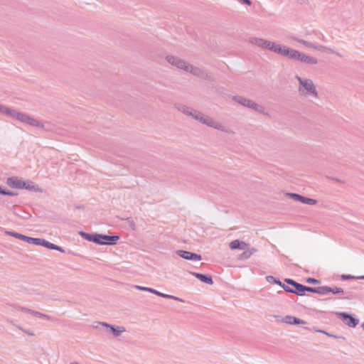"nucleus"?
<instances>
[{"label":"nucleus","instance_id":"09e8293b","mask_svg":"<svg viewBox=\"0 0 364 364\" xmlns=\"http://www.w3.org/2000/svg\"><path fill=\"white\" fill-rule=\"evenodd\" d=\"M31 117H30L29 115L27 117L26 119L25 120V122L23 123L25 124H28V121L30 120Z\"/></svg>","mask_w":364,"mask_h":364},{"label":"nucleus","instance_id":"8fccbe9b","mask_svg":"<svg viewBox=\"0 0 364 364\" xmlns=\"http://www.w3.org/2000/svg\"><path fill=\"white\" fill-rule=\"evenodd\" d=\"M242 2L247 4L248 6H251L252 3V1H242Z\"/></svg>","mask_w":364,"mask_h":364},{"label":"nucleus","instance_id":"9b49d317","mask_svg":"<svg viewBox=\"0 0 364 364\" xmlns=\"http://www.w3.org/2000/svg\"><path fill=\"white\" fill-rule=\"evenodd\" d=\"M289 195L292 199L299 201L303 204H308V205H314L317 203L316 200L310 198H307V197H304V196H301L297 193H289Z\"/></svg>","mask_w":364,"mask_h":364},{"label":"nucleus","instance_id":"37998d69","mask_svg":"<svg viewBox=\"0 0 364 364\" xmlns=\"http://www.w3.org/2000/svg\"><path fill=\"white\" fill-rule=\"evenodd\" d=\"M9 107L0 105V113L6 114Z\"/></svg>","mask_w":364,"mask_h":364},{"label":"nucleus","instance_id":"f03ea898","mask_svg":"<svg viewBox=\"0 0 364 364\" xmlns=\"http://www.w3.org/2000/svg\"><path fill=\"white\" fill-rule=\"evenodd\" d=\"M80 235L85 240L99 245H113L119 239L118 235H106L102 234H90L81 232Z\"/></svg>","mask_w":364,"mask_h":364},{"label":"nucleus","instance_id":"f8f14e48","mask_svg":"<svg viewBox=\"0 0 364 364\" xmlns=\"http://www.w3.org/2000/svg\"><path fill=\"white\" fill-rule=\"evenodd\" d=\"M100 324L105 326L114 335V337L119 336L122 333L126 331L124 326H113L105 322H100Z\"/></svg>","mask_w":364,"mask_h":364},{"label":"nucleus","instance_id":"a19ab883","mask_svg":"<svg viewBox=\"0 0 364 364\" xmlns=\"http://www.w3.org/2000/svg\"><path fill=\"white\" fill-rule=\"evenodd\" d=\"M284 282H285L287 284H289V285H291V286H292V287H294V286H295V284H297V282H296V281H294V280H293V279H284Z\"/></svg>","mask_w":364,"mask_h":364},{"label":"nucleus","instance_id":"4468645a","mask_svg":"<svg viewBox=\"0 0 364 364\" xmlns=\"http://www.w3.org/2000/svg\"><path fill=\"white\" fill-rule=\"evenodd\" d=\"M7 184L12 188L23 189V186L25 185V181L18 178L16 176H13L8 178Z\"/></svg>","mask_w":364,"mask_h":364},{"label":"nucleus","instance_id":"a211bd4d","mask_svg":"<svg viewBox=\"0 0 364 364\" xmlns=\"http://www.w3.org/2000/svg\"><path fill=\"white\" fill-rule=\"evenodd\" d=\"M186 72H188L192 75L201 78H206L208 77L207 73L204 72L202 69L198 67H194L191 65H190V68H188V70H186Z\"/></svg>","mask_w":364,"mask_h":364},{"label":"nucleus","instance_id":"dca6fc26","mask_svg":"<svg viewBox=\"0 0 364 364\" xmlns=\"http://www.w3.org/2000/svg\"><path fill=\"white\" fill-rule=\"evenodd\" d=\"M6 115H9L13 118H15L23 123L25 122L27 117L28 116V114H26L25 113L18 112L16 111L15 109H10V108L8 109Z\"/></svg>","mask_w":364,"mask_h":364},{"label":"nucleus","instance_id":"79ce46f5","mask_svg":"<svg viewBox=\"0 0 364 364\" xmlns=\"http://www.w3.org/2000/svg\"><path fill=\"white\" fill-rule=\"evenodd\" d=\"M17 328L29 336H34V333L29 330L23 329L22 327L18 326H17Z\"/></svg>","mask_w":364,"mask_h":364},{"label":"nucleus","instance_id":"f704fd0d","mask_svg":"<svg viewBox=\"0 0 364 364\" xmlns=\"http://www.w3.org/2000/svg\"><path fill=\"white\" fill-rule=\"evenodd\" d=\"M200 114H201V112H200L197 110H195V109H193L192 112H190V116H191L193 119H195L196 120H198V118Z\"/></svg>","mask_w":364,"mask_h":364},{"label":"nucleus","instance_id":"7ed1b4c3","mask_svg":"<svg viewBox=\"0 0 364 364\" xmlns=\"http://www.w3.org/2000/svg\"><path fill=\"white\" fill-rule=\"evenodd\" d=\"M233 100L235 102H236L237 103H238L245 107H248L251 109H253L257 112H259V113L264 112V108L263 107V106H262L259 104H257L254 101L247 99L242 96H239V95L234 96Z\"/></svg>","mask_w":364,"mask_h":364},{"label":"nucleus","instance_id":"f257e3e1","mask_svg":"<svg viewBox=\"0 0 364 364\" xmlns=\"http://www.w3.org/2000/svg\"><path fill=\"white\" fill-rule=\"evenodd\" d=\"M295 78L299 82L298 92L301 95L305 97L311 96L315 98L318 97L316 86L311 79L303 78L299 75H296Z\"/></svg>","mask_w":364,"mask_h":364},{"label":"nucleus","instance_id":"58836bf2","mask_svg":"<svg viewBox=\"0 0 364 364\" xmlns=\"http://www.w3.org/2000/svg\"><path fill=\"white\" fill-rule=\"evenodd\" d=\"M306 282L313 284H318L320 283V281L316 279L309 277L306 279Z\"/></svg>","mask_w":364,"mask_h":364},{"label":"nucleus","instance_id":"cd10ccee","mask_svg":"<svg viewBox=\"0 0 364 364\" xmlns=\"http://www.w3.org/2000/svg\"><path fill=\"white\" fill-rule=\"evenodd\" d=\"M266 280L269 283H274L279 285L282 287V285H286L285 284H283L280 280L277 279L273 276H267Z\"/></svg>","mask_w":364,"mask_h":364},{"label":"nucleus","instance_id":"e433bc0d","mask_svg":"<svg viewBox=\"0 0 364 364\" xmlns=\"http://www.w3.org/2000/svg\"><path fill=\"white\" fill-rule=\"evenodd\" d=\"M180 110L183 112L184 114L190 116V112H192L193 109L188 107H182Z\"/></svg>","mask_w":364,"mask_h":364},{"label":"nucleus","instance_id":"603ef678","mask_svg":"<svg viewBox=\"0 0 364 364\" xmlns=\"http://www.w3.org/2000/svg\"><path fill=\"white\" fill-rule=\"evenodd\" d=\"M362 327L364 329V323L362 324Z\"/></svg>","mask_w":364,"mask_h":364},{"label":"nucleus","instance_id":"c85d7f7f","mask_svg":"<svg viewBox=\"0 0 364 364\" xmlns=\"http://www.w3.org/2000/svg\"><path fill=\"white\" fill-rule=\"evenodd\" d=\"M305 329H307L309 331H314V332H318V333H323L328 336H330V337H334V338H336V336L333 335V334H331L328 332H326V331H323V330H321V329H318L315 327H313V328H308V327H304Z\"/></svg>","mask_w":364,"mask_h":364},{"label":"nucleus","instance_id":"ddd939ff","mask_svg":"<svg viewBox=\"0 0 364 364\" xmlns=\"http://www.w3.org/2000/svg\"><path fill=\"white\" fill-rule=\"evenodd\" d=\"M38 243H37L36 245L43 246V247H45L46 248H48L50 250H58L60 252H65V250H64V249H63V247H61L60 246H58L57 245H55L43 238H38Z\"/></svg>","mask_w":364,"mask_h":364},{"label":"nucleus","instance_id":"c03bdc74","mask_svg":"<svg viewBox=\"0 0 364 364\" xmlns=\"http://www.w3.org/2000/svg\"><path fill=\"white\" fill-rule=\"evenodd\" d=\"M14 308L18 310V311H22V312H26L27 311V309L26 307H23V306H14Z\"/></svg>","mask_w":364,"mask_h":364},{"label":"nucleus","instance_id":"6e6552de","mask_svg":"<svg viewBox=\"0 0 364 364\" xmlns=\"http://www.w3.org/2000/svg\"><path fill=\"white\" fill-rule=\"evenodd\" d=\"M6 234L8 235L14 237L16 238L20 239L23 241H26L29 244L37 245V243H38V238L31 237L20 234V233H17L15 232H11V231H6Z\"/></svg>","mask_w":364,"mask_h":364},{"label":"nucleus","instance_id":"9d476101","mask_svg":"<svg viewBox=\"0 0 364 364\" xmlns=\"http://www.w3.org/2000/svg\"><path fill=\"white\" fill-rule=\"evenodd\" d=\"M293 287L294 289L289 287L287 285H282L283 289L287 292L295 294L298 296L304 295V285L297 282V284H296Z\"/></svg>","mask_w":364,"mask_h":364},{"label":"nucleus","instance_id":"c9c22d12","mask_svg":"<svg viewBox=\"0 0 364 364\" xmlns=\"http://www.w3.org/2000/svg\"><path fill=\"white\" fill-rule=\"evenodd\" d=\"M134 288L136 289L141 290V291H148V292H150V293H151V290H152V288L142 287V286H139V285H135Z\"/></svg>","mask_w":364,"mask_h":364},{"label":"nucleus","instance_id":"3c124183","mask_svg":"<svg viewBox=\"0 0 364 364\" xmlns=\"http://www.w3.org/2000/svg\"><path fill=\"white\" fill-rule=\"evenodd\" d=\"M358 279H364V275L358 277Z\"/></svg>","mask_w":364,"mask_h":364},{"label":"nucleus","instance_id":"4c0bfd02","mask_svg":"<svg viewBox=\"0 0 364 364\" xmlns=\"http://www.w3.org/2000/svg\"><path fill=\"white\" fill-rule=\"evenodd\" d=\"M316 290H317V287H310L304 286V292L309 291V292H312V293L316 294Z\"/></svg>","mask_w":364,"mask_h":364},{"label":"nucleus","instance_id":"a18cd8bd","mask_svg":"<svg viewBox=\"0 0 364 364\" xmlns=\"http://www.w3.org/2000/svg\"><path fill=\"white\" fill-rule=\"evenodd\" d=\"M207 117L208 116H205L203 113H201L198 121L203 124Z\"/></svg>","mask_w":364,"mask_h":364},{"label":"nucleus","instance_id":"2eb2a0df","mask_svg":"<svg viewBox=\"0 0 364 364\" xmlns=\"http://www.w3.org/2000/svg\"><path fill=\"white\" fill-rule=\"evenodd\" d=\"M279 46H280V44L276 43L273 41H270L264 39L262 49L269 50V51L274 52L275 53H277Z\"/></svg>","mask_w":364,"mask_h":364},{"label":"nucleus","instance_id":"5701e85b","mask_svg":"<svg viewBox=\"0 0 364 364\" xmlns=\"http://www.w3.org/2000/svg\"><path fill=\"white\" fill-rule=\"evenodd\" d=\"M245 251L240 255L239 259L243 260V259H249L256 251L257 250L255 248H251L248 250H244Z\"/></svg>","mask_w":364,"mask_h":364},{"label":"nucleus","instance_id":"bb28decb","mask_svg":"<svg viewBox=\"0 0 364 364\" xmlns=\"http://www.w3.org/2000/svg\"><path fill=\"white\" fill-rule=\"evenodd\" d=\"M330 293V287L321 286L317 287L316 294L321 295H326Z\"/></svg>","mask_w":364,"mask_h":364},{"label":"nucleus","instance_id":"b1692460","mask_svg":"<svg viewBox=\"0 0 364 364\" xmlns=\"http://www.w3.org/2000/svg\"><path fill=\"white\" fill-rule=\"evenodd\" d=\"M23 189H26L28 191H35V192L41 191V188L38 187V186L36 185L32 181H28V182L25 181V185L23 186Z\"/></svg>","mask_w":364,"mask_h":364},{"label":"nucleus","instance_id":"423d86ee","mask_svg":"<svg viewBox=\"0 0 364 364\" xmlns=\"http://www.w3.org/2000/svg\"><path fill=\"white\" fill-rule=\"evenodd\" d=\"M338 317L349 327L355 328L359 323V319L346 312L337 313Z\"/></svg>","mask_w":364,"mask_h":364},{"label":"nucleus","instance_id":"0eeeda50","mask_svg":"<svg viewBox=\"0 0 364 364\" xmlns=\"http://www.w3.org/2000/svg\"><path fill=\"white\" fill-rule=\"evenodd\" d=\"M176 255L186 260L200 261L201 255L186 250H179L176 252Z\"/></svg>","mask_w":364,"mask_h":364},{"label":"nucleus","instance_id":"20e7f679","mask_svg":"<svg viewBox=\"0 0 364 364\" xmlns=\"http://www.w3.org/2000/svg\"><path fill=\"white\" fill-rule=\"evenodd\" d=\"M277 54L299 61L301 53L280 44Z\"/></svg>","mask_w":364,"mask_h":364},{"label":"nucleus","instance_id":"2f4dec72","mask_svg":"<svg viewBox=\"0 0 364 364\" xmlns=\"http://www.w3.org/2000/svg\"><path fill=\"white\" fill-rule=\"evenodd\" d=\"M161 297L176 300V301H180V302H182V303L184 302V300H183L181 298H178V297L173 296V295L166 294H164V293H162V294L161 295Z\"/></svg>","mask_w":364,"mask_h":364},{"label":"nucleus","instance_id":"a878e982","mask_svg":"<svg viewBox=\"0 0 364 364\" xmlns=\"http://www.w3.org/2000/svg\"><path fill=\"white\" fill-rule=\"evenodd\" d=\"M291 39L293 41H296V42L304 45V46H306L307 48H312L313 43H311V42H309L307 41H305V40L301 39V38H299L295 37V36L291 37Z\"/></svg>","mask_w":364,"mask_h":364},{"label":"nucleus","instance_id":"393cba45","mask_svg":"<svg viewBox=\"0 0 364 364\" xmlns=\"http://www.w3.org/2000/svg\"><path fill=\"white\" fill-rule=\"evenodd\" d=\"M312 48L319 50V51H321V52H328V53H336V52L334 50H333L332 49L327 48L324 46L317 44V43H313ZM336 54L338 55V53H336Z\"/></svg>","mask_w":364,"mask_h":364},{"label":"nucleus","instance_id":"de8ad7c7","mask_svg":"<svg viewBox=\"0 0 364 364\" xmlns=\"http://www.w3.org/2000/svg\"><path fill=\"white\" fill-rule=\"evenodd\" d=\"M26 313H28V314L34 316L35 311L32 310V309H27V311H26Z\"/></svg>","mask_w":364,"mask_h":364},{"label":"nucleus","instance_id":"f3484780","mask_svg":"<svg viewBox=\"0 0 364 364\" xmlns=\"http://www.w3.org/2000/svg\"><path fill=\"white\" fill-rule=\"evenodd\" d=\"M282 321L289 325H293V324L299 325V324L306 323V322L305 321L300 319L297 317L291 316V315H287V316H284L282 318Z\"/></svg>","mask_w":364,"mask_h":364},{"label":"nucleus","instance_id":"ea45409f","mask_svg":"<svg viewBox=\"0 0 364 364\" xmlns=\"http://www.w3.org/2000/svg\"><path fill=\"white\" fill-rule=\"evenodd\" d=\"M341 279L346 280V279H358V277H355L352 276L350 274H342L341 275Z\"/></svg>","mask_w":364,"mask_h":364},{"label":"nucleus","instance_id":"39448f33","mask_svg":"<svg viewBox=\"0 0 364 364\" xmlns=\"http://www.w3.org/2000/svg\"><path fill=\"white\" fill-rule=\"evenodd\" d=\"M166 60L170 64L185 71L188 70V68H190V64L178 57L169 55L166 57Z\"/></svg>","mask_w":364,"mask_h":364},{"label":"nucleus","instance_id":"4be33fe9","mask_svg":"<svg viewBox=\"0 0 364 364\" xmlns=\"http://www.w3.org/2000/svg\"><path fill=\"white\" fill-rule=\"evenodd\" d=\"M263 41H264V38H257V37H250L248 38L249 43H250L251 45L255 46L257 48H259L261 49L262 48Z\"/></svg>","mask_w":364,"mask_h":364},{"label":"nucleus","instance_id":"7c9ffc66","mask_svg":"<svg viewBox=\"0 0 364 364\" xmlns=\"http://www.w3.org/2000/svg\"><path fill=\"white\" fill-rule=\"evenodd\" d=\"M27 124H29L30 126L32 127H43V124L41 122H40L39 121L33 117H31Z\"/></svg>","mask_w":364,"mask_h":364},{"label":"nucleus","instance_id":"6ab92c4d","mask_svg":"<svg viewBox=\"0 0 364 364\" xmlns=\"http://www.w3.org/2000/svg\"><path fill=\"white\" fill-rule=\"evenodd\" d=\"M192 275H193L197 279H200L201 282L207 284H212L213 283V278L209 274H203L201 273H197V272H191Z\"/></svg>","mask_w":364,"mask_h":364},{"label":"nucleus","instance_id":"412c9836","mask_svg":"<svg viewBox=\"0 0 364 364\" xmlns=\"http://www.w3.org/2000/svg\"><path fill=\"white\" fill-rule=\"evenodd\" d=\"M299 61L305 63L309 65H316L318 63L316 58L311 57L310 55H307L303 53H301Z\"/></svg>","mask_w":364,"mask_h":364},{"label":"nucleus","instance_id":"1a4fd4ad","mask_svg":"<svg viewBox=\"0 0 364 364\" xmlns=\"http://www.w3.org/2000/svg\"><path fill=\"white\" fill-rule=\"evenodd\" d=\"M204 124H206L207 126L210 127H213L214 129H216L218 130H220L222 132H226V133H230V131L227 129L225 126L221 124L220 123L214 121L213 119H211L209 117H207L205 118V120L203 123Z\"/></svg>","mask_w":364,"mask_h":364},{"label":"nucleus","instance_id":"473e14b6","mask_svg":"<svg viewBox=\"0 0 364 364\" xmlns=\"http://www.w3.org/2000/svg\"><path fill=\"white\" fill-rule=\"evenodd\" d=\"M330 293H332L333 294H343L344 291L341 287H330Z\"/></svg>","mask_w":364,"mask_h":364},{"label":"nucleus","instance_id":"72a5a7b5","mask_svg":"<svg viewBox=\"0 0 364 364\" xmlns=\"http://www.w3.org/2000/svg\"><path fill=\"white\" fill-rule=\"evenodd\" d=\"M0 193L2 194V195L11 196H16L17 195V193H16L14 192L6 190L5 188H2L1 186H0Z\"/></svg>","mask_w":364,"mask_h":364},{"label":"nucleus","instance_id":"49530a36","mask_svg":"<svg viewBox=\"0 0 364 364\" xmlns=\"http://www.w3.org/2000/svg\"><path fill=\"white\" fill-rule=\"evenodd\" d=\"M151 293L154 294H156V295H157L159 296H161V295L162 294V292H160V291H157V290H156L154 289H152Z\"/></svg>","mask_w":364,"mask_h":364},{"label":"nucleus","instance_id":"aec40b11","mask_svg":"<svg viewBox=\"0 0 364 364\" xmlns=\"http://www.w3.org/2000/svg\"><path fill=\"white\" fill-rule=\"evenodd\" d=\"M229 247L231 250H245L247 247V244L245 243V242H240L238 240H234L232 242H230Z\"/></svg>","mask_w":364,"mask_h":364},{"label":"nucleus","instance_id":"c756f323","mask_svg":"<svg viewBox=\"0 0 364 364\" xmlns=\"http://www.w3.org/2000/svg\"><path fill=\"white\" fill-rule=\"evenodd\" d=\"M34 316L41 318L49 320V321H55V318H53L52 316L45 314H42L37 311H35Z\"/></svg>","mask_w":364,"mask_h":364}]
</instances>
